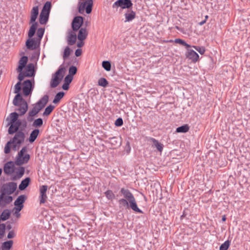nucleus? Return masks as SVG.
<instances>
[{
    "label": "nucleus",
    "instance_id": "obj_44",
    "mask_svg": "<svg viewBox=\"0 0 250 250\" xmlns=\"http://www.w3.org/2000/svg\"><path fill=\"white\" fill-rule=\"evenodd\" d=\"M192 47L194 48L201 55L204 54L206 51L205 47L204 46L193 45L192 46Z\"/></svg>",
    "mask_w": 250,
    "mask_h": 250
},
{
    "label": "nucleus",
    "instance_id": "obj_48",
    "mask_svg": "<svg viewBox=\"0 0 250 250\" xmlns=\"http://www.w3.org/2000/svg\"><path fill=\"white\" fill-rule=\"evenodd\" d=\"M52 5L50 1H46L44 4L42 9L50 12Z\"/></svg>",
    "mask_w": 250,
    "mask_h": 250
},
{
    "label": "nucleus",
    "instance_id": "obj_53",
    "mask_svg": "<svg viewBox=\"0 0 250 250\" xmlns=\"http://www.w3.org/2000/svg\"><path fill=\"white\" fill-rule=\"evenodd\" d=\"M28 57L26 56H23L21 57L18 62H28Z\"/></svg>",
    "mask_w": 250,
    "mask_h": 250
},
{
    "label": "nucleus",
    "instance_id": "obj_51",
    "mask_svg": "<svg viewBox=\"0 0 250 250\" xmlns=\"http://www.w3.org/2000/svg\"><path fill=\"white\" fill-rule=\"evenodd\" d=\"M73 79V77L70 75H66L64 78V82L68 84H70Z\"/></svg>",
    "mask_w": 250,
    "mask_h": 250
},
{
    "label": "nucleus",
    "instance_id": "obj_21",
    "mask_svg": "<svg viewBox=\"0 0 250 250\" xmlns=\"http://www.w3.org/2000/svg\"><path fill=\"white\" fill-rule=\"evenodd\" d=\"M88 35V32L85 27L81 28L79 30L78 39L79 41H84Z\"/></svg>",
    "mask_w": 250,
    "mask_h": 250
},
{
    "label": "nucleus",
    "instance_id": "obj_14",
    "mask_svg": "<svg viewBox=\"0 0 250 250\" xmlns=\"http://www.w3.org/2000/svg\"><path fill=\"white\" fill-rule=\"evenodd\" d=\"M13 200V197L9 195L3 194L1 192L0 195V206L4 207L7 204H10Z\"/></svg>",
    "mask_w": 250,
    "mask_h": 250
},
{
    "label": "nucleus",
    "instance_id": "obj_40",
    "mask_svg": "<svg viewBox=\"0 0 250 250\" xmlns=\"http://www.w3.org/2000/svg\"><path fill=\"white\" fill-rule=\"evenodd\" d=\"M230 242L229 240L226 241L220 246L219 250H228L230 246Z\"/></svg>",
    "mask_w": 250,
    "mask_h": 250
},
{
    "label": "nucleus",
    "instance_id": "obj_50",
    "mask_svg": "<svg viewBox=\"0 0 250 250\" xmlns=\"http://www.w3.org/2000/svg\"><path fill=\"white\" fill-rule=\"evenodd\" d=\"M27 125V123L26 121L24 120L22 121H21V125H20V130H21V131H23L26 128Z\"/></svg>",
    "mask_w": 250,
    "mask_h": 250
},
{
    "label": "nucleus",
    "instance_id": "obj_11",
    "mask_svg": "<svg viewBox=\"0 0 250 250\" xmlns=\"http://www.w3.org/2000/svg\"><path fill=\"white\" fill-rule=\"evenodd\" d=\"M84 18L78 16L74 18L71 23L72 29L74 32L78 31L83 24Z\"/></svg>",
    "mask_w": 250,
    "mask_h": 250
},
{
    "label": "nucleus",
    "instance_id": "obj_10",
    "mask_svg": "<svg viewBox=\"0 0 250 250\" xmlns=\"http://www.w3.org/2000/svg\"><path fill=\"white\" fill-rule=\"evenodd\" d=\"M133 3L131 0H117L112 5L113 8L132 9Z\"/></svg>",
    "mask_w": 250,
    "mask_h": 250
},
{
    "label": "nucleus",
    "instance_id": "obj_9",
    "mask_svg": "<svg viewBox=\"0 0 250 250\" xmlns=\"http://www.w3.org/2000/svg\"><path fill=\"white\" fill-rule=\"evenodd\" d=\"M39 15V7L36 6L33 7L31 11L29 24H31L30 28L37 29L38 23L36 21Z\"/></svg>",
    "mask_w": 250,
    "mask_h": 250
},
{
    "label": "nucleus",
    "instance_id": "obj_22",
    "mask_svg": "<svg viewBox=\"0 0 250 250\" xmlns=\"http://www.w3.org/2000/svg\"><path fill=\"white\" fill-rule=\"evenodd\" d=\"M125 22L130 21L134 19L136 17L135 12L132 11L131 9H128L126 13L125 14Z\"/></svg>",
    "mask_w": 250,
    "mask_h": 250
},
{
    "label": "nucleus",
    "instance_id": "obj_39",
    "mask_svg": "<svg viewBox=\"0 0 250 250\" xmlns=\"http://www.w3.org/2000/svg\"><path fill=\"white\" fill-rule=\"evenodd\" d=\"M78 69L76 66L71 65L68 69V75L73 77L77 72Z\"/></svg>",
    "mask_w": 250,
    "mask_h": 250
},
{
    "label": "nucleus",
    "instance_id": "obj_1",
    "mask_svg": "<svg viewBox=\"0 0 250 250\" xmlns=\"http://www.w3.org/2000/svg\"><path fill=\"white\" fill-rule=\"evenodd\" d=\"M119 194L124 197L118 201L120 208H131L136 213H144V212L138 208L134 196L128 189L121 188Z\"/></svg>",
    "mask_w": 250,
    "mask_h": 250
},
{
    "label": "nucleus",
    "instance_id": "obj_64",
    "mask_svg": "<svg viewBox=\"0 0 250 250\" xmlns=\"http://www.w3.org/2000/svg\"><path fill=\"white\" fill-rule=\"evenodd\" d=\"M227 218L226 217V215H224L222 216V220L223 222H225L226 221Z\"/></svg>",
    "mask_w": 250,
    "mask_h": 250
},
{
    "label": "nucleus",
    "instance_id": "obj_31",
    "mask_svg": "<svg viewBox=\"0 0 250 250\" xmlns=\"http://www.w3.org/2000/svg\"><path fill=\"white\" fill-rule=\"evenodd\" d=\"M20 113V111H19ZM21 116L20 113L18 114L16 112H12L10 113L9 116L10 117V122L9 123H14L15 122L20 121V120L18 119L19 116Z\"/></svg>",
    "mask_w": 250,
    "mask_h": 250
},
{
    "label": "nucleus",
    "instance_id": "obj_42",
    "mask_svg": "<svg viewBox=\"0 0 250 250\" xmlns=\"http://www.w3.org/2000/svg\"><path fill=\"white\" fill-rule=\"evenodd\" d=\"M43 125V120L42 118H38L36 119L33 123V126L35 127H40Z\"/></svg>",
    "mask_w": 250,
    "mask_h": 250
},
{
    "label": "nucleus",
    "instance_id": "obj_59",
    "mask_svg": "<svg viewBox=\"0 0 250 250\" xmlns=\"http://www.w3.org/2000/svg\"><path fill=\"white\" fill-rule=\"evenodd\" d=\"M16 210L15 212V213L16 214V216L17 217H19L20 216V214L19 213V212L22 209H20L19 207H16L15 208Z\"/></svg>",
    "mask_w": 250,
    "mask_h": 250
},
{
    "label": "nucleus",
    "instance_id": "obj_6",
    "mask_svg": "<svg viewBox=\"0 0 250 250\" xmlns=\"http://www.w3.org/2000/svg\"><path fill=\"white\" fill-rule=\"evenodd\" d=\"M64 63H62L59 67L58 70L52 74V78L50 83L51 88H55L59 85L66 71L67 67L64 65Z\"/></svg>",
    "mask_w": 250,
    "mask_h": 250
},
{
    "label": "nucleus",
    "instance_id": "obj_2",
    "mask_svg": "<svg viewBox=\"0 0 250 250\" xmlns=\"http://www.w3.org/2000/svg\"><path fill=\"white\" fill-rule=\"evenodd\" d=\"M45 29L42 27L38 29L29 28L28 32V39L25 42L26 48L30 50L40 49L41 40L44 33Z\"/></svg>",
    "mask_w": 250,
    "mask_h": 250
},
{
    "label": "nucleus",
    "instance_id": "obj_19",
    "mask_svg": "<svg viewBox=\"0 0 250 250\" xmlns=\"http://www.w3.org/2000/svg\"><path fill=\"white\" fill-rule=\"evenodd\" d=\"M75 32L72 30L68 33L67 41L68 44L69 45H73L76 43L77 36Z\"/></svg>",
    "mask_w": 250,
    "mask_h": 250
},
{
    "label": "nucleus",
    "instance_id": "obj_3",
    "mask_svg": "<svg viewBox=\"0 0 250 250\" xmlns=\"http://www.w3.org/2000/svg\"><path fill=\"white\" fill-rule=\"evenodd\" d=\"M21 81H19L15 85L14 93L17 94L13 99V104L15 106H19L16 110L20 112V115H23L28 109V104L20 93L21 89Z\"/></svg>",
    "mask_w": 250,
    "mask_h": 250
},
{
    "label": "nucleus",
    "instance_id": "obj_16",
    "mask_svg": "<svg viewBox=\"0 0 250 250\" xmlns=\"http://www.w3.org/2000/svg\"><path fill=\"white\" fill-rule=\"evenodd\" d=\"M186 57L189 60H191L193 62H196L199 60V55L193 50L188 49L186 54Z\"/></svg>",
    "mask_w": 250,
    "mask_h": 250
},
{
    "label": "nucleus",
    "instance_id": "obj_5",
    "mask_svg": "<svg viewBox=\"0 0 250 250\" xmlns=\"http://www.w3.org/2000/svg\"><path fill=\"white\" fill-rule=\"evenodd\" d=\"M19 63L17 68V71L19 73L18 79L22 81L25 77H34L35 75L36 70L34 63Z\"/></svg>",
    "mask_w": 250,
    "mask_h": 250
},
{
    "label": "nucleus",
    "instance_id": "obj_35",
    "mask_svg": "<svg viewBox=\"0 0 250 250\" xmlns=\"http://www.w3.org/2000/svg\"><path fill=\"white\" fill-rule=\"evenodd\" d=\"M98 84L99 86L106 87L108 86L109 82L108 81L104 78H101L98 80Z\"/></svg>",
    "mask_w": 250,
    "mask_h": 250
},
{
    "label": "nucleus",
    "instance_id": "obj_12",
    "mask_svg": "<svg viewBox=\"0 0 250 250\" xmlns=\"http://www.w3.org/2000/svg\"><path fill=\"white\" fill-rule=\"evenodd\" d=\"M47 188L48 186L46 185H42L40 187L39 200L40 204L41 205L45 203L47 201V196L46 195V191Z\"/></svg>",
    "mask_w": 250,
    "mask_h": 250
},
{
    "label": "nucleus",
    "instance_id": "obj_26",
    "mask_svg": "<svg viewBox=\"0 0 250 250\" xmlns=\"http://www.w3.org/2000/svg\"><path fill=\"white\" fill-rule=\"evenodd\" d=\"M150 140L153 143L152 146L157 148L158 151L161 152L163 151L164 146L159 142L158 140L153 138H150Z\"/></svg>",
    "mask_w": 250,
    "mask_h": 250
},
{
    "label": "nucleus",
    "instance_id": "obj_36",
    "mask_svg": "<svg viewBox=\"0 0 250 250\" xmlns=\"http://www.w3.org/2000/svg\"><path fill=\"white\" fill-rule=\"evenodd\" d=\"M49 16L40 14L39 16V22L41 24H45L48 21Z\"/></svg>",
    "mask_w": 250,
    "mask_h": 250
},
{
    "label": "nucleus",
    "instance_id": "obj_20",
    "mask_svg": "<svg viewBox=\"0 0 250 250\" xmlns=\"http://www.w3.org/2000/svg\"><path fill=\"white\" fill-rule=\"evenodd\" d=\"M30 158V155L28 154L23 155L22 158L17 157L16 164L17 166H21L24 163H27L29 161Z\"/></svg>",
    "mask_w": 250,
    "mask_h": 250
},
{
    "label": "nucleus",
    "instance_id": "obj_46",
    "mask_svg": "<svg viewBox=\"0 0 250 250\" xmlns=\"http://www.w3.org/2000/svg\"><path fill=\"white\" fill-rule=\"evenodd\" d=\"M27 151V147L26 146H23L21 149L18 152L17 157L22 158L24 155L25 152Z\"/></svg>",
    "mask_w": 250,
    "mask_h": 250
},
{
    "label": "nucleus",
    "instance_id": "obj_4",
    "mask_svg": "<svg viewBox=\"0 0 250 250\" xmlns=\"http://www.w3.org/2000/svg\"><path fill=\"white\" fill-rule=\"evenodd\" d=\"M25 135L21 130L15 133L13 138L7 142L4 147V153L8 154L10 152L12 148L14 151L18 150L21 145L24 142Z\"/></svg>",
    "mask_w": 250,
    "mask_h": 250
},
{
    "label": "nucleus",
    "instance_id": "obj_8",
    "mask_svg": "<svg viewBox=\"0 0 250 250\" xmlns=\"http://www.w3.org/2000/svg\"><path fill=\"white\" fill-rule=\"evenodd\" d=\"M22 91L23 95L27 97L30 95L32 92L34 86V81L30 80H26L22 83Z\"/></svg>",
    "mask_w": 250,
    "mask_h": 250
},
{
    "label": "nucleus",
    "instance_id": "obj_25",
    "mask_svg": "<svg viewBox=\"0 0 250 250\" xmlns=\"http://www.w3.org/2000/svg\"><path fill=\"white\" fill-rule=\"evenodd\" d=\"M31 179L29 177H26L24 180H22L21 184L19 186V188L20 190H23L29 186Z\"/></svg>",
    "mask_w": 250,
    "mask_h": 250
},
{
    "label": "nucleus",
    "instance_id": "obj_18",
    "mask_svg": "<svg viewBox=\"0 0 250 250\" xmlns=\"http://www.w3.org/2000/svg\"><path fill=\"white\" fill-rule=\"evenodd\" d=\"M26 196L25 195H20L14 202V205L16 207H19L20 209H22L23 208V203L26 199Z\"/></svg>",
    "mask_w": 250,
    "mask_h": 250
},
{
    "label": "nucleus",
    "instance_id": "obj_47",
    "mask_svg": "<svg viewBox=\"0 0 250 250\" xmlns=\"http://www.w3.org/2000/svg\"><path fill=\"white\" fill-rule=\"evenodd\" d=\"M5 228L6 226L4 224H1L0 225V239L3 237L5 233Z\"/></svg>",
    "mask_w": 250,
    "mask_h": 250
},
{
    "label": "nucleus",
    "instance_id": "obj_23",
    "mask_svg": "<svg viewBox=\"0 0 250 250\" xmlns=\"http://www.w3.org/2000/svg\"><path fill=\"white\" fill-rule=\"evenodd\" d=\"M32 51V53H31L29 56L30 60L33 62H37L38 61L39 57L40 54V49H38L34 50Z\"/></svg>",
    "mask_w": 250,
    "mask_h": 250
},
{
    "label": "nucleus",
    "instance_id": "obj_62",
    "mask_svg": "<svg viewBox=\"0 0 250 250\" xmlns=\"http://www.w3.org/2000/svg\"><path fill=\"white\" fill-rule=\"evenodd\" d=\"M127 146V148H126V150L127 153H129L130 150V147L129 145V143L128 142H127L126 145V147Z\"/></svg>",
    "mask_w": 250,
    "mask_h": 250
},
{
    "label": "nucleus",
    "instance_id": "obj_38",
    "mask_svg": "<svg viewBox=\"0 0 250 250\" xmlns=\"http://www.w3.org/2000/svg\"><path fill=\"white\" fill-rule=\"evenodd\" d=\"M104 193L106 198L109 200H112L115 198V195L111 190H107Z\"/></svg>",
    "mask_w": 250,
    "mask_h": 250
},
{
    "label": "nucleus",
    "instance_id": "obj_30",
    "mask_svg": "<svg viewBox=\"0 0 250 250\" xmlns=\"http://www.w3.org/2000/svg\"><path fill=\"white\" fill-rule=\"evenodd\" d=\"M10 214L11 211L9 209H4L0 216L1 220L4 221L8 219L10 216Z\"/></svg>",
    "mask_w": 250,
    "mask_h": 250
},
{
    "label": "nucleus",
    "instance_id": "obj_60",
    "mask_svg": "<svg viewBox=\"0 0 250 250\" xmlns=\"http://www.w3.org/2000/svg\"><path fill=\"white\" fill-rule=\"evenodd\" d=\"M84 45V42H83V41H79L78 42H77V46L79 47V48H81L82 47H83Z\"/></svg>",
    "mask_w": 250,
    "mask_h": 250
},
{
    "label": "nucleus",
    "instance_id": "obj_55",
    "mask_svg": "<svg viewBox=\"0 0 250 250\" xmlns=\"http://www.w3.org/2000/svg\"><path fill=\"white\" fill-rule=\"evenodd\" d=\"M15 234L14 233V231L13 230H11L9 232L7 235V238L8 239H11L15 237Z\"/></svg>",
    "mask_w": 250,
    "mask_h": 250
},
{
    "label": "nucleus",
    "instance_id": "obj_27",
    "mask_svg": "<svg viewBox=\"0 0 250 250\" xmlns=\"http://www.w3.org/2000/svg\"><path fill=\"white\" fill-rule=\"evenodd\" d=\"M109 143L114 147H116L121 145V142L120 139L117 137H113L109 138Z\"/></svg>",
    "mask_w": 250,
    "mask_h": 250
},
{
    "label": "nucleus",
    "instance_id": "obj_7",
    "mask_svg": "<svg viewBox=\"0 0 250 250\" xmlns=\"http://www.w3.org/2000/svg\"><path fill=\"white\" fill-rule=\"evenodd\" d=\"M17 188L16 183L11 182L3 184L1 188V192H3V194L11 195L15 191Z\"/></svg>",
    "mask_w": 250,
    "mask_h": 250
},
{
    "label": "nucleus",
    "instance_id": "obj_33",
    "mask_svg": "<svg viewBox=\"0 0 250 250\" xmlns=\"http://www.w3.org/2000/svg\"><path fill=\"white\" fill-rule=\"evenodd\" d=\"M13 244L12 240H9L3 243L2 249L3 250H10Z\"/></svg>",
    "mask_w": 250,
    "mask_h": 250
},
{
    "label": "nucleus",
    "instance_id": "obj_54",
    "mask_svg": "<svg viewBox=\"0 0 250 250\" xmlns=\"http://www.w3.org/2000/svg\"><path fill=\"white\" fill-rule=\"evenodd\" d=\"M10 123H8V125H10ZM14 126H16L17 128H18V129H20V125H21V120L14 122V123H11Z\"/></svg>",
    "mask_w": 250,
    "mask_h": 250
},
{
    "label": "nucleus",
    "instance_id": "obj_17",
    "mask_svg": "<svg viewBox=\"0 0 250 250\" xmlns=\"http://www.w3.org/2000/svg\"><path fill=\"white\" fill-rule=\"evenodd\" d=\"M49 97L47 95H45L37 103L35 106L38 107L41 111L46 104L48 102Z\"/></svg>",
    "mask_w": 250,
    "mask_h": 250
},
{
    "label": "nucleus",
    "instance_id": "obj_41",
    "mask_svg": "<svg viewBox=\"0 0 250 250\" xmlns=\"http://www.w3.org/2000/svg\"><path fill=\"white\" fill-rule=\"evenodd\" d=\"M72 51L71 49L68 46H66L64 49L63 54V58L64 60L63 62H64V60H66L70 55L71 52Z\"/></svg>",
    "mask_w": 250,
    "mask_h": 250
},
{
    "label": "nucleus",
    "instance_id": "obj_61",
    "mask_svg": "<svg viewBox=\"0 0 250 250\" xmlns=\"http://www.w3.org/2000/svg\"><path fill=\"white\" fill-rule=\"evenodd\" d=\"M34 116H30L29 115V113H28V116L27 117V119L28 120V121L29 122H32L33 121V117Z\"/></svg>",
    "mask_w": 250,
    "mask_h": 250
},
{
    "label": "nucleus",
    "instance_id": "obj_29",
    "mask_svg": "<svg viewBox=\"0 0 250 250\" xmlns=\"http://www.w3.org/2000/svg\"><path fill=\"white\" fill-rule=\"evenodd\" d=\"M25 171V168L23 167H21L17 171L16 175L13 176L11 180L13 181L16 180L17 179L21 178L24 174Z\"/></svg>",
    "mask_w": 250,
    "mask_h": 250
},
{
    "label": "nucleus",
    "instance_id": "obj_32",
    "mask_svg": "<svg viewBox=\"0 0 250 250\" xmlns=\"http://www.w3.org/2000/svg\"><path fill=\"white\" fill-rule=\"evenodd\" d=\"M189 130V127L188 125H184L176 128V132L178 133H186Z\"/></svg>",
    "mask_w": 250,
    "mask_h": 250
},
{
    "label": "nucleus",
    "instance_id": "obj_58",
    "mask_svg": "<svg viewBox=\"0 0 250 250\" xmlns=\"http://www.w3.org/2000/svg\"><path fill=\"white\" fill-rule=\"evenodd\" d=\"M49 14H50L49 11L44 10L43 9H42L40 14H42L43 15H46V16H49Z\"/></svg>",
    "mask_w": 250,
    "mask_h": 250
},
{
    "label": "nucleus",
    "instance_id": "obj_45",
    "mask_svg": "<svg viewBox=\"0 0 250 250\" xmlns=\"http://www.w3.org/2000/svg\"><path fill=\"white\" fill-rule=\"evenodd\" d=\"M40 111L37 107L34 105L33 108L30 110L29 113L30 116H35Z\"/></svg>",
    "mask_w": 250,
    "mask_h": 250
},
{
    "label": "nucleus",
    "instance_id": "obj_52",
    "mask_svg": "<svg viewBox=\"0 0 250 250\" xmlns=\"http://www.w3.org/2000/svg\"><path fill=\"white\" fill-rule=\"evenodd\" d=\"M102 67L107 71H109L111 69V63H102Z\"/></svg>",
    "mask_w": 250,
    "mask_h": 250
},
{
    "label": "nucleus",
    "instance_id": "obj_28",
    "mask_svg": "<svg viewBox=\"0 0 250 250\" xmlns=\"http://www.w3.org/2000/svg\"><path fill=\"white\" fill-rule=\"evenodd\" d=\"M64 95L65 93L64 92H59L55 96L54 99L53 100V103L56 104H59L61 100L63 98Z\"/></svg>",
    "mask_w": 250,
    "mask_h": 250
},
{
    "label": "nucleus",
    "instance_id": "obj_34",
    "mask_svg": "<svg viewBox=\"0 0 250 250\" xmlns=\"http://www.w3.org/2000/svg\"><path fill=\"white\" fill-rule=\"evenodd\" d=\"M55 107V106L52 104H50V105L47 106L45 108V110H44V112L43 113V114H42L43 116H47L49 115L52 113V112L53 111Z\"/></svg>",
    "mask_w": 250,
    "mask_h": 250
},
{
    "label": "nucleus",
    "instance_id": "obj_15",
    "mask_svg": "<svg viewBox=\"0 0 250 250\" xmlns=\"http://www.w3.org/2000/svg\"><path fill=\"white\" fill-rule=\"evenodd\" d=\"M15 170V166L13 161L7 162L4 166L3 171L7 175L11 174Z\"/></svg>",
    "mask_w": 250,
    "mask_h": 250
},
{
    "label": "nucleus",
    "instance_id": "obj_57",
    "mask_svg": "<svg viewBox=\"0 0 250 250\" xmlns=\"http://www.w3.org/2000/svg\"><path fill=\"white\" fill-rule=\"evenodd\" d=\"M62 88L64 90H68L69 88V84L64 82L62 85Z\"/></svg>",
    "mask_w": 250,
    "mask_h": 250
},
{
    "label": "nucleus",
    "instance_id": "obj_56",
    "mask_svg": "<svg viewBox=\"0 0 250 250\" xmlns=\"http://www.w3.org/2000/svg\"><path fill=\"white\" fill-rule=\"evenodd\" d=\"M82 53V49L80 48H78L76 50L75 54L76 57H79L81 55Z\"/></svg>",
    "mask_w": 250,
    "mask_h": 250
},
{
    "label": "nucleus",
    "instance_id": "obj_13",
    "mask_svg": "<svg viewBox=\"0 0 250 250\" xmlns=\"http://www.w3.org/2000/svg\"><path fill=\"white\" fill-rule=\"evenodd\" d=\"M184 70L188 73L187 75H196L198 74V68L194 65V63H188L184 65Z\"/></svg>",
    "mask_w": 250,
    "mask_h": 250
},
{
    "label": "nucleus",
    "instance_id": "obj_37",
    "mask_svg": "<svg viewBox=\"0 0 250 250\" xmlns=\"http://www.w3.org/2000/svg\"><path fill=\"white\" fill-rule=\"evenodd\" d=\"M20 130L17 128L16 126H14L12 124H10V126L8 128V133L10 135H12L14 133H17Z\"/></svg>",
    "mask_w": 250,
    "mask_h": 250
},
{
    "label": "nucleus",
    "instance_id": "obj_63",
    "mask_svg": "<svg viewBox=\"0 0 250 250\" xmlns=\"http://www.w3.org/2000/svg\"><path fill=\"white\" fill-rule=\"evenodd\" d=\"M206 22V19H205L204 20H203V21H201V22H200L199 23V24L200 25H202L204 24H205Z\"/></svg>",
    "mask_w": 250,
    "mask_h": 250
},
{
    "label": "nucleus",
    "instance_id": "obj_49",
    "mask_svg": "<svg viewBox=\"0 0 250 250\" xmlns=\"http://www.w3.org/2000/svg\"><path fill=\"white\" fill-rule=\"evenodd\" d=\"M124 122L122 118H118L115 122V125L116 126H121L123 125Z\"/></svg>",
    "mask_w": 250,
    "mask_h": 250
},
{
    "label": "nucleus",
    "instance_id": "obj_24",
    "mask_svg": "<svg viewBox=\"0 0 250 250\" xmlns=\"http://www.w3.org/2000/svg\"><path fill=\"white\" fill-rule=\"evenodd\" d=\"M40 134V130L38 128L34 129L30 133L28 140L30 143H33L37 138Z\"/></svg>",
    "mask_w": 250,
    "mask_h": 250
},
{
    "label": "nucleus",
    "instance_id": "obj_43",
    "mask_svg": "<svg viewBox=\"0 0 250 250\" xmlns=\"http://www.w3.org/2000/svg\"><path fill=\"white\" fill-rule=\"evenodd\" d=\"M175 42L176 43H179L183 46H184L187 48L191 47V46L189 44H188L184 40L181 39H176L175 40Z\"/></svg>",
    "mask_w": 250,
    "mask_h": 250
}]
</instances>
